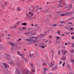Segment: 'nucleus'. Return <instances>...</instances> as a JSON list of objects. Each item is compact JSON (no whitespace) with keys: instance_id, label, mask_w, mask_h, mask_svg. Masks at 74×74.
<instances>
[{"instance_id":"aec40b11","label":"nucleus","mask_w":74,"mask_h":74,"mask_svg":"<svg viewBox=\"0 0 74 74\" xmlns=\"http://www.w3.org/2000/svg\"><path fill=\"white\" fill-rule=\"evenodd\" d=\"M9 63H10V64H14V62H9Z\"/></svg>"},{"instance_id":"4c0bfd02","label":"nucleus","mask_w":74,"mask_h":74,"mask_svg":"<svg viewBox=\"0 0 74 74\" xmlns=\"http://www.w3.org/2000/svg\"><path fill=\"white\" fill-rule=\"evenodd\" d=\"M18 55H20V52H19L18 51Z\"/></svg>"},{"instance_id":"a19ab883","label":"nucleus","mask_w":74,"mask_h":74,"mask_svg":"<svg viewBox=\"0 0 74 74\" xmlns=\"http://www.w3.org/2000/svg\"><path fill=\"white\" fill-rule=\"evenodd\" d=\"M73 28H71V30H73Z\"/></svg>"},{"instance_id":"ea45409f","label":"nucleus","mask_w":74,"mask_h":74,"mask_svg":"<svg viewBox=\"0 0 74 74\" xmlns=\"http://www.w3.org/2000/svg\"><path fill=\"white\" fill-rule=\"evenodd\" d=\"M62 62L60 61V64H62Z\"/></svg>"},{"instance_id":"58836bf2","label":"nucleus","mask_w":74,"mask_h":74,"mask_svg":"<svg viewBox=\"0 0 74 74\" xmlns=\"http://www.w3.org/2000/svg\"><path fill=\"white\" fill-rule=\"evenodd\" d=\"M56 38H57V39L58 40V38H59V37H56Z\"/></svg>"},{"instance_id":"864d4df0","label":"nucleus","mask_w":74,"mask_h":74,"mask_svg":"<svg viewBox=\"0 0 74 74\" xmlns=\"http://www.w3.org/2000/svg\"><path fill=\"white\" fill-rule=\"evenodd\" d=\"M72 38L73 39H74V37L73 36H72Z\"/></svg>"},{"instance_id":"4468645a","label":"nucleus","mask_w":74,"mask_h":74,"mask_svg":"<svg viewBox=\"0 0 74 74\" xmlns=\"http://www.w3.org/2000/svg\"><path fill=\"white\" fill-rule=\"evenodd\" d=\"M21 25H24V26H26L27 25V24L26 23H22Z\"/></svg>"},{"instance_id":"603ef678","label":"nucleus","mask_w":74,"mask_h":74,"mask_svg":"<svg viewBox=\"0 0 74 74\" xmlns=\"http://www.w3.org/2000/svg\"><path fill=\"white\" fill-rule=\"evenodd\" d=\"M72 47H74V44L72 45Z\"/></svg>"},{"instance_id":"f704fd0d","label":"nucleus","mask_w":74,"mask_h":74,"mask_svg":"<svg viewBox=\"0 0 74 74\" xmlns=\"http://www.w3.org/2000/svg\"><path fill=\"white\" fill-rule=\"evenodd\" d=\"M32 72H33V73L34 72V69H32Z\"/></svg>"},{"instance_id":"423d86ee","label":"nucleus","mask_w":74,"mask_h":74,"mask_svg":"<svg viewBox=\"0 0 74 74\" xmlns=\"http://www.w3.org/2000/svg\"><path fill=\"white\" fill-rule=\"evenodd\" d=\"M31 33L33 34H36V30H33L32 31Z\"/></svg>"},{"instance_id":"c85d7f7f","label":"nucleus","mask_w":74,"mask_h":74,"mask_svg":"<svg viewBox=\"0 0 74 74\" xmlns=\"http://www.w3.org/2000/svg\"><path fill=\"white\" fill-rule=\"evenodd\" d=\"M49 38H52V36H49Z\"/></svg>"},{"instance_id":"c03bdc74","label":"nucleus","mask_w":74,"mask_h":74,"mask_svg":"<svg viewBox=\"0 0 74 74\" xmlns=\"http://www.w3.org/2000/svg\"><path fill=\"white\" fill-rule=\"evenodd\" d=\"M26 40L27 41H29V39H26Z\"/></svg>"},{"instance_id":"49530a36","label":"nucleus","mask_w":74,"mask_h":74,"mask_svg":"<svg viewBox=\"0 0 74 74\" xmlns=\"http://www.w3.org/2000/svg\"><path fill=\"white\" fill-rule=\"evenodd\" d=\"M31 38H34V36H32L31 37Z\"/></svg>"},{"instance_id":"2f4dec72","label":"nucleus","mask_w":74,"mask_h":74,"mask_svg":"<svg viewBox=\"0 0 74 74\" xmlns=\"http://www.w3.org/2000/svg\"><path fill=\"white\" fill-rule=\"evenodd\" d=\"M35 40H37L38 39V38L37 37H36L35 38Z\"/></svg>"},{"instance_id":"e2e57ef3","label":"nucleus","mask_w":74,"mask_h":74,"mask_svg":"<svg viewBox=\"0 0 74 74\" xmlns=\"http://www.w3.org/2000/svg\"><path fill=\"white\" fill-rule=\"evenodd\" d=\"M19 21H18L17 22V24H18V23H19Z\"/></svg>"},{"instance_id":"412c9836","label":"nucleus","mask_w":74,"mask_h":74,"mask_svg":"<svg viewBox=\"0 0 74 74\" xmlns=\"http://www.w3.org/2000/svg\"><path fill=\"white\" fill-rule=\"evenodd\" d=\"M57 68V66H55L54 68H53L52 70H54L55 69H56Z\"/></svg>"},{"instance_id":"09e8293b","label":"nucleus","mask_w":74,"mask_h":74,"mask_svg":"<svg viewBox=\"0 0 74 74\" xmlns=\"http://www.w3.org/2000/svg\"><path fill=\"white\" fill-rule=\"evenodd\" d=\"M65 45H67V43H65Z\"/></svg>"},{"instance_id":"b1692460","label":"nucleus","mask_w":74,"mask_h":74,"mask_svg":"<svg viewBox=\"0 0 74 74\" xmlns=\"http://www.w3.org/2000/svg\"><path fill=\"white\" fill-rule=\"evenodd\" d=\"M30 65L31 66H32V67H33V68H34V66H33V64H30Z\"/></svg>"},{"instance_id":"7ed1b4c3","label":"nucleus","mask_w":74,"mask_h":74,"mask_svg":"<svg viewBox=\"0 0 74 74\" xmlns=\"http://www.w3.org/2000/svg\"><path fill=\"white\" fill-rule=\"evenodd\" d=\"M8 3L7 2H5V3H3V5H2V7L3 8H4L5 7H6V6H7Z\"/></svg>"},{"instance_id":"a878e982","label":"nucleus","mask_w":74,"mask_h":74,"mask_svg":"<svg viewBox=\"0 0 74 74\" xmlns=\"http://www.w3.org/2000/svg\"><path fill=\"white\" fill-rule=\"evenodd\" d=\"M4 34L2 33V35H1V36H2L3 37V36H4Z\"/></svg>"},{"instance_id":"79ce46f5","label":"nucleus","mask_w":74,"mask_h":74,"mask_svg":"<svg viewBox=\"0 0 74 74\" xmlns=\"http://www.w3.org/2000/svg\"><path fill=\"white\" fill-rule=\"evenodd\" d=\"M58 33V34H59V33H60V31H58V32H57V33Z\"/></svg>"},{"instance_id":"c9c22d12","label":"nucleus","mask_w":74,"mask_h":74,"mask_svg":"<svg viewBox=\"0 0 74 74\" xmlns=\"http://www.w3.org/2000/svg\"><path fill=\"white\" fill-rule=\"evenodd\" d=\"M41 47H42V48H45V47L43 46H42Z\"/></svg>"},{"instance_id":"393cba45","label":"nucleus","mask_w":74,"mask_h":74,"mask_svg":"<svg viewBox=\"0 0 74 74\" xmlns=\"http://www.w3.org/2000/svg\"><path fill=\"white\" fill-rule=\"evenodd\" d=\"M26 74H29V72H28V71H26Z\"/></svg>"},{"instance_id":"20e7f679","label":"nucleus","mask_w":74,"mask_h":74,"mask_svg":"<svg viewBox=\"0 0 74 74\" xmlns=\"http://www.w3.org/2000/svg\"><path fill=\"white\" fill-rule=\"evenodd\" d=\"M66 58L65 56H62L61 58V60L62 61H64L66 60Z\"/></svg>"},{"instance_id":"5701e85b","label":"nucleus","mask_w":74,"mask_h":74,"mask_svg":"<svg viewBox=\"0 0 74 74\" xmlns=\"http://www.w3.org/2000/svg\"><path fill=\"white\" fill-rule=\"evenodd\" d=\"M52 26H56V24H53V25H52Z\"/></svg>"},{"instance_id":"f8f14e48","label":"nucleus","mask_w":74,"mask_h":74,"mask_svg":"<svg viewBox=\"0 0 74 74\" xmlns=\"http://www.w3.org/2000/svg\"><path fill=\"white\" fill-rule=\"evenodd\" d=\"M10 45H11L13 46V45H15V44L14 43H11L10 42Z\"/></svg>"},{"instance_id":"a211bd4d","label":"nucleus","mask_w":74,"mask_h":74,"mask_svg":"<svg viewBox=\"0 0 74 74\" xmlns=\"http://www.w3.org/2000/svg\"><path fill=\"white\" fill-rule=\"evenodd\" d=\"M17 10L18 11H21V9H20V8H17Z\"/></svg>"},{"instance_id":"f3484780","label":"nucleus","mask_w":74,"mask_h":74,"mask_svg":"<svg viewBox=\"0 0 74 74\" xmlns=\"http://www.w3.org/2000/svg\"><path fill=\"white\" fill-rule=\"evenodd\" d=\"M29 14H31V16H33V15H34V14L33 13H32V12H30L29 13Z\"/></svg>"},{"instance_id":"9b49d317","label":"nucleus","mask_w":74,"mask_h":74,"mask_svg":"<svg viewBox=\"0 0 74 74\" xmlns=\"http://www.w3.org/2000/svg\"><path fill=\"white\" fill-rule=\"evenodd\" d=\"M30 33V32H28V33L25 32V34L26 35H28V34H29Z\"/></svg>"},{"instance_id":"8fccbe9b","label":"nucleus","mask_w":74,"mask_h":74,"mask_svg":"<svg viewBox=\"0 0 74 74\" xmlns=\"http://www.w3.org/2000/svg\"><path fill=\"white\" fill-rule=\"evenodd\" d=\"M28 41H32V40H31V39H29L28 40Z\"/></svg>"},{"instance_id":"cd10ccee","label":"nucleus","mask_w":74,"mask_h":74,"mask_svg":"<svg viewBox=\"0 0 74 74\" xmlns=\"http://www.w3.org/2000/svg\"><path fill=\"white\" fill-rule=\"evenodd\" d=\"M60 23H65V22H60Z\"/></svg>"},{"instance_id":"69168bd1","label":"nucleus","mask_w":74,"mask_h":74,"mask_svg":"<svg viewBox=\"0 0 74 74\" xmlns=\"http://www.w3.org/2000/svg\"><path fill=\"white\" fill-rule=\"evenodd\" d=\"M49 42L50 43H51V41H50Z\"/></svg>"},{"instance_id":"c756f323","label":"nucleus","mask_w":74,"mask_h":74,"mask_svg":"<svg viewBox=\"0 0 74 74\" xmlns=\"http://www.w3.org/2000/svg\"><path fill=\"white\" fill-rule=\"evenodd\" d=\"M64 64H65V63L64 62L62 64L63 66H64Z\"/></svg>"},{"instance_id":"6e6552de","label":"nucleus","mask_w":74,"mask_h":74,"mask_svg":"<svg viewBox=\"0 0 74 74\" xmlns=\"http://www.w3.org/2000/svg\"><path fill=\"white\" fill-rule=\"evenodd\" d=\"M71 62L72 63H73V64H74V59H71Z\"/></svg>"},{"instance_id":"f257e3e1","label":"nucleus","mask_w":74,"mask_h":74,"mask_svg":"<svg viewBox=\"0 0 74 74\" xmlns=\"http://www.w3.org/2000/svg\"><path fill=\"white\" fill-rule=\"evenodd\" d=\"M46 33H48V32H45L44 33H42V34H40V38H42V37H44V36L46 35Z\"/></svg>"},{"instance_id":"e433bc0d","label":"nucleus","mask_w":74,"mask_h":74,"mask_svg":"<svg viewBox=\"0 0 74 74\" xmlns=\"http://www.w3.org/2000/svg\"><path fill=\"white\" fill-rule=\"evenodd\" d=\"M72 7V5H71V6H70V8H69V9H70V8H71Z\"/></svg>"},{"instance_id":"0e129e2a","label":"nucleus","mask_w":74,"mask_h":74,"mask_svg":"<svg viewBox=\"0 0 74 74\" xmlns=\"http://www.w3.org/2000/svg\"><path fill=\"white\" fill-rule=\"evenodd\" d=\"M24 51H26V49H24Z\"/></svg>"},{"instance_id":"774afa93","label":"nucleus","mask_w":74,"mask_h":74,"mask_svg":"<svg viewBox=\"0 0 74 74\" xmlns=\"http://www.w3.org/2000/svg\"><path fill=\"white\" fill-rule=\"evenodd\" d=\"M16 27V26L15 25L14 27Z\"/></svg>"},{"instance_id":"6ab92c4d","label":"nucleus","mask_w":74,"mask_h":74,"mask_svg":"<svg viewBox=\"0 0 74 74\" xmlns=\"http://www.w3.org/2000/svg\"><path fill=\"white\" fill-rule=\"evenodd\" d=\"M65 33H66V35H67V34H69L70 33L69 32H65Z\"/></svg>"},{"instance_id":"4be33fe9","label":"nucleus","mask_w":74,"mask_h":74,"mask_svg":"<svg viewBox=\"0 0 74 74\" xmlns=\"http://www.w3.org/2000/svg\"><path fill=\"white\" fill-rule=\"evenodd\" d=\"M43 66H46L47 65V63H43Z\"/></svg>"},{"instance_id":"7c9ffc66","label":"nucleus","mask_w":74,"mask_h":74,"mask_svg":"<svg viewBox=\"0 0 74 74\" xmlns=\"http://www.w3.org/2000/svg\"><path fill=\"white\" fill-rule=\"evenodd\" d=\"M70 5H71V4L69 5V6H67L66 8H68V7H70Z\"/></svg>"},{"instance_id":"473e14b6","label":"nucleus","mask_w":74,"mask_h":74,"mask_svg":"<svg viewBox=\"0 0 74 74\" xmlns=\"http://www.w3.org/2000/svg\"><path fill=\"white\" fill-rule=\"evenodd\" d=\"M22 28V29H26V27H23Z\"/></svg>"},{"instance_id":"bf43d9fd","label":"nucleus","mask_w":74,"mask_h":74,"mask_svg":"<svg viewBox=\"0 0 74 74\" xmlns=\"http://www.w3.org/2000/svg\"><path fill=\"white\" fill-rule=\"evenodd\" d=\"M53 64H52V65H51V67H52V66H53Z\"/></svg>"},{"instance_id":"2eb2a0df","label":"nucleus","mask_w":74,"mask_h":74,"mask_svg":"<svg viewBox=\"0 0 74 74\" xmlns=\"http://www.w3.org/2000/svg\"><path fill=\"white\" fill-rule=\"evenodd\" d=\"M58 55H60V50L59 49L58 51Z\"/></svg>"},{"instance_id":"39448f33","label":"nucleus","mask_w":74,"mask_h":74,"mask_svg":"<svg viewBox=\"0 0 74 74\" xmlns=\"http://www.w3.org/2000/svg\"><path fill=\"white\" fill-rule=\"evenodd\" d=\"M3 64H4V65L5 66V68H6V69H7V68L9 67V66L7 64H5V63H3Z\"/></svg>"},{"instance_id":"680f3d73","label":"nucleus","mask_w":74,"mask_h":74,"mask_svg":"<svg viewBox=\"0 0 74 74\" xmlns=\"http://www.w3.org/2000/svg\"><path fill=\"white\" fill-rule=\"evenodd\" d=\"M12 28H14V27H11V28H10V29H12Z\"/></svg>"},{"instance_id":"052dcab7","label":"nucleus","mask_w":74,"mask_h":74,"mask_svg":"<svg viewBox=\"0 0 74 74\" xmlns=\"http://www.w3.org/2000/svg\"><path fill=\"white\" fill-rule=\"evenodd\" d=\"M44 70H47V69H46V68H44Z\"/></svg>"},{"instance_id":"6e6d98bb","label":"nucleus","mask_w":74,"mask_h":74,"mask_svg":"<svg viewBox=\"0 0 74 74\" xmlns=\"http://www.w3.org/2000/svg\"><path fill=\"white\" fill-rule=\"evenodd\" d=\"M68 23L69 24V23H71V24H72V23H71V22L69 23Z\"/></svg>"},{"instance_id":"3c124183","label":"nucleus","mask_w":74,"mask_h":74,"mask_svg":"<svg viewBox=\"0 0 74 74\" xmlns=\"http://www.w3.org/2000/svg\"><path fill=\"white\" fill-rule=\"evenodd\" d=\"M58 34V35H59V36H60V35H61V34H60V33Z\"/></svg>"},{"instance_id":"bb28decb","label":"nucleus","mask_w":74,"mask_h":74,"mask_svg":"<svg viewBox=\"0 0 74 74\" xmlns=\"http://www.w3.org/2000/svg\"><path fill=\"white\" fill-rule=\"evenodd\" d=\"M5 55H7L8 57H9L10 56V55H9L8 54H7L6 53H5Z\"/></svg>"},{"instance_id":"1a4fd4ad","label":"nucleus","mask_w":74,"mask_h":74,"mask_svg":"<svg viewBox=\"0 0 74 74\" xmlns=\"http://www.w3.org/2000/svg\"><path fill=\"white\" fill-rule=\"evenodd\" d=\"M67 51H64V50H63L62 51V53H64V54H65V53H67Z\"/></svg>"},{"instance_id":"72a5a7b5","label":"nucleus","mask_w":74,"mask_h":74,"mask_svg":"<svg viewBox=\"0 0 74 74\" xmlns=\"http://www.w3.org/2000/svg\"><path fill=\"white\" fill-rule=\"evenodd\" d=\"M40 10H42V8H39L37 10H40Z\"/></svg>"},{"instance_id":"37998d69","label":"nucleus","mask_w":74,"mask_h":74,"mask_svg":"<svg viewBox=\"0 0 74 74\" xmlns=\"http://www.w3.org/2000/svg\"><path fill=\"white\" fill-rule=\"evenodd\" d=\"M74 19V17H72L71 18H70V19Z\"/></svg>"},{"instance_id":"338daca9","label":"nucleus","mask_w":74,"mask_h":74,"mask_svg":"<svg viewBox=\"0 0 74 74\" xmlns=\"http://www.w3.org/2000/svg\"><path fill=\"white\" fill-rule=\"evenodd\" d=\"M32 26H33V24H32Z\"/></svg>"},{"instance_id":"ddd939ff","label":"nucleus","mask_w":74,"mask_h":74,"mask_svg":"<svg viewBox=\"0 0 74 74\" xmlns=\"http://www.w3.org/2000/svg\"><path fill=\"white\" fill-rule=\"evenodd\" d=\"M58 6H59V7H63V5L60 3V4L58 5Z\"/></svg>"},{"instance_id":"13d9d810","label":"nucleus","mask_w":74,"mask_h":74,"mask_svg":"<svg viewBox=\"0 0 74 74\" xmlns=\"http://www.w3.org/2000/svg\"><path fill=\"white\" fill-rule=\"evenodd\" d=\"M35 26H38V25H37V24H36L35 25Z\"/></svg>"},{"instance_id":"4d7b16f0","label":"nucleus","mask_w":74,"mask_h":74,"mask_svg":"<svg viewBox=\"0 0 74 74\" xmlns=\"http://www.w3.org/2000/svg\"><path fill=\"white\" fill-rule=\"evenodd\" d=\"M64 36V34H62L61 36Z\"/></svg>"},{"instance_id":"5fc2aeb1","label":"nucleus","mask_w":74,"mask_h":74,"mask_svg":"<svg viewBox=\"0 0 74 74\" xmlns=\"http://www.w3.org/2000/svg\"><path fill=\"white\" fill-rule=\"evenodd\" d=\"M8 36H9V37H10V35L9 34H8Z\"/></svg>"},{"instance_id":"f03ea898","label":"nucleus","mask_w":74,"mask_h":74,"mask_svg":"<svg viewBox=\"0 0 74 74\" xmlns=\"http://www.w3.org/2000/svg\"><path fill=\"white\" fill-rule=\"evenodd\" d=\"M65 15H67V16H70V14L69 12H67L64 14H61L60 16H64Z\"/></svg>"},{"instance_id":"de8ad7c7","label":"nucleus","mask_w":74,"mask_h":74,"mask_svg":"<svg viewBox=\"0 0 74 74\" xmlns=\"http://www.w3.org/2000/svg\"><path fill=\"white\" fill-rule=\"evenodd\" d=\"M70 44V42H68V44Z\"/></svg>"},{"instance_id":"0eeeda50","label":"nucleus","mask_w":74,"mask_h":74,"mask_svg":"<svg viewBox=\"0 0 74 74\" xmlns=\"http://www.w3.org/2000/svg\"><path fill=\"white\" fill-rule=\"evenodd\" d=\"M16 71H17L16 72V73L17 74H21V73H19L20 71L19 70H18V69H16Z\"/></svg>"},{"instance_id":"9d476101","label":"nucleus","mask_w":74,"mask_h":74,"mask_svg":"<svg viewBox=\"0 0 74 74\" xmlns=\"http://www.w3.org/2000/svg\"><path fill=\"white\" fill-rule=\"evenodd\" d=\"M36 41H35L34 40H33L32 42H29V44H34Z\"/></svg>"},{"instance_id":"dca6fc26","label":"nucleus","mask_w":74,"mask_h":74,"mask_svg":"<svg viewBox=\"0 0 74 74\" xmlns=\"http://www.w3.org/2000/svg\"><path fill=\"white\" fill-rule=\"evenodd\" d=\"M71 52V53H74V50L73 49H71L70 50Z\"/></svg>"},{"instance_id":"a18cd8bd","label":"nucleus","mask_w":74,"mask_h":74,"mask_svg":"<svg viewBox=\"0 0 74 74\" xmlns=\"http://www.w3.org/2000/svg\"><path fill=\"white\" fill-rule=\"evenodd\" d=\"M21 40V38H20L18 40V41H20V40Z\"/></svg>"}]
</instances>
